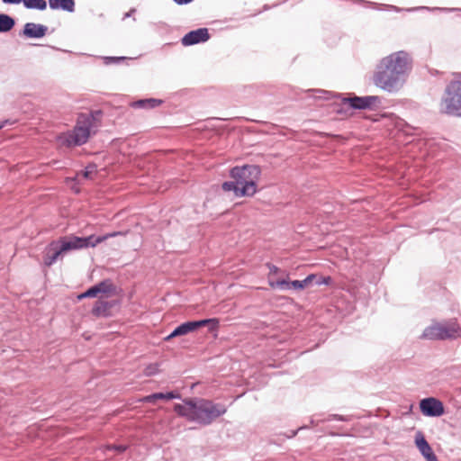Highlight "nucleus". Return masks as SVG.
Listing matches in <instances>:
<instances>
[{"label":"nucleus","instance_id":"obj_1","mask_svg":"<svg viewBox=\"0 0 461 461\" xmlns=\"http://www.w3.org/2000/svg\"><path fill=\"white\" fill-rule=\"evenodd\" d=\"M411 64V59L407 52H393L380 60L373 75V83L384 91L397 92L403 86Z\"/></svg>","mask_w":461,"mask_h":461},{"label":"nucleus","instance_id":"obj_2","mask_svg":"<svg viewBox=\"0 0 461 461\" xmlns=\"http://www.w3.org/2000/svg\"><path fill=\"white\" fill-rule=\"evenodd\" d=\"M126 233L127 232L113 231L99 237H95V235H90L85 238L73 235L61 237L57 240L51 241L46 248L43 258L44 264L50 267L60 257L70 250H77L86 249L88 247L95 248L97 244L102 243L110 238L126 235Z\"/></svg>","mask_w":461,"mask_h":461},{"label":"nucleus","instance_id":"obj_3","mask_svg":"<svg viewBox=\"0 0 461 461\" xmlns=\"http://www.w3.org/2000/svg\"><path fill=\"white\" fill-rule=\"evenodd\" d=\"M174 410L179 416L201 425L211 424L227 411L223 404L203 398L185 399L183 403L176 404Z\"/></svg>","mask_w":461,"mask_h":461},{"label":"nucleus","instance_id":"obj_4","mask_svg":"<svg viewBox=\"0 0 461 461\" xmlns=\"http://www.w3.org/2000/svg\"><path fill=\"white\" fill-rule=\"evenodd\" d=\"M261 169L256 165L234 167L230 170L233 181H226L221 185L224 192H233L237 197L253 196L258 191V181Z\"/></svg>","mask_w":461,"mask_h":461},{"label":"nucleus","instance_id":"obj_5","mask_svg":"<svg viewBox=\"0 0 461 461\" xmlns=\"http://www.w3.org/2000/svg\"><path fill=\"white\" fill-rule=\"evenodd\" d=\"M444 113L461 116V73L455 74L447 84L440 103Z\"/></svg>","mask_w":461,"mask_h":461},{"label":"nucleus","instance_id":"obj_6","mask_svg":"<svg viewBox=\"0 0 461 461\" xmlns=\"http://www.w3.org/2000/svg\"><path fill=\"white\" fill-rule=\"evenodd\" d=\"M93 118L87 114H80L73 131L62 133L58 137L59 146L72 147L86 143L90 136Z\"/></svg>","mask_w":461,"mask_h":461},{"label":"nucleus","instance_id":"obj_7","mask_svg":"<svg viewBox=\"0 0 461 461\" xmlns=\"http://www.w3.org/2000/svg\"><path fill=\"white\" fill-rule=\"evenodd\" d=\"M461 329L456 320L433 322L422 333V338L430 340L454 339L460 337Z\"/></svg>","mask_w":461,"mask_h":461},{"label":"nucleus","instance_id":"obj_8","mask_svg":"<svg viewBox=\"0 0 461 461\" xmlns=\"http://www.w3.org/2000/svg\"><path fill=\"white\" fill-rule=\"evenodd\" d=\"M208 325H210V330H217L219 326L218 319H205L201 321H187L182 323L181 325L176 327L167 337H166L165 340H170L175 337L186 335L190 332L197 330L202 327H205Z\"/></svg>","mask_w":461,"mask_h":461},{"label":"nucleus","instance_id":"obj_9","mask_svg":"<svg viewBox=\"0 0 461 461\" xmlns=\"http://www.w3.org/2000/svg\"><path fill=\"white\" fill-rule=\"evenodd\" d=\"M317 278V275L311 274L309 275L305 279L303 280H294V281H288L287 279H277L276 282L269 281V285L272 288L275 287H281L285 289H294V290H303L310 286L314 279Z\"/></svg>","mask_w":461,"mask_h":461},{"label":"nucleus","instance_id":"obj_10","mask_svg":"<svg viewBox=\"0 0 461 461\" xmlns=\"http://www.w3.org/2000/svg\"><path fill=\"white\" fill-rule=\"evenodd\" d=\"M420 409L423 415L429 417H439L445 412L442 402L434 397L422 399L420 402Z\"/></svg>","mask_w":461,"mask_h":461},{"label":"nucleus","instance_id":"obj_11","mask_svg":"<svg viewBox=\"0 0 461 461\" xmlns=\"http://www.w3.org/2000/svg\"><path fill=\"white\" fill-rule=\"evenodd\" d=\"M114 291V286L110 280H104L97 285L90 287L86 292L77 295L78 300L84 298L99 297L102 298L103 294L109 295Z\"/></svg>","mask_w":461,"mask_h":461},{"label":"nucleus","instance_id":"obj_12","mask_svg":"<svg viewBox=\"0 0 461 461\" xmlns=\"http://www.w3.org/2000/svg\"><path fill=\"white\" fill-rule=\"evenodd\" d=\"M344 104H348L354 109H371L376 106L379 103V97L375 95L369 96H353L343 99Z\"/></svg>","mask_w":461,"mask_h":461},{"label":"nucleus","instance_id":"obj_13","mask_svg":"<svg viewBox=\"0 0 461 461\" xmlns=\"http://www.w3.org/2000/svg\"><path fill=\"white\" fill-rule=\"evenodd\" d=\"M210 35L206 28H200L189 32L182 38V44L184 46H190L200 42H204L209 40Z\"/></svg>","mask_w":461,"mask_h":461},{"label":"nucleus","instance_id":"obj_14","mask_svg":"<svg viewBox=\"0 0 461 461\" xmlns=\"http://www.w3.org/2000/svg\"><path fill=\"white\" fill-rule=\"evenodd\" d=\"M415 445L427 461H438L436 455L421 431L416 433Z\"/></svg>","mask_w":461,"mask_h":461},{"label":"nucleus","instance_id":"obj_15","mask_svg":"<svg viewBox=\"0 0 461 461\" xmlns=\"http://www.w3.org/2000/svg\"><path fill=\"white\" fill-rule=\"evenodd\" d=\"M47 27L41 24L27 23L23 28V34L29 38H41L46 34Z\"/></svg>","mask_w":461,"mask_h":461},{"label":"nucleus","instance_id":"obj_16","mask_svg":"<svg viewBox=\"0 0 461 461\" xmlns=\"http://www.w3.org/2000/svg\"><path fill=\"white\" fill-rule=\"evenodd\" d=\"M112 306L111 303L99 299L95 302L91 312L95 317H107L110 315Z\"/></svg>","mask_w":461,"mask_h":461},{"label":"nucleus","instance_id":"obj_17","mask_svg":"<svg viewBox=\"0 0 461 461\" xmlns=\"http://www.w3.org/2000/svg\"><path fill=\"white\" fill-rule=\"evenodd\" d=\"M49 5L51 9L61 8L65 11H74V0H49Z\"/></svg>","mask_w":461,"mask_h":461},{"label":"nucleus","instance_id":"obj_18","mask_svg":"<svg viewBox=\"0 0 461 461\" xmlns=\"http://www.w3.org/2000/svg\"><path fill=\"white\" fill-rule=\"evenodd\" d=\"M14 26V20L7 14H0V32H6Z\"/></svg>","mask_w":461,"mask_h":461},{"label":"nucleus","instance_id":"obj_19","mask_svg":"<svg viewBox=\"0 0 461 461\" xmlns=\"http://www.w3.org/2000/svg\"><path fill=\"white\" fill-rule=\"evenodd\" d=\"M96 174V167L95 165H89L86 167V169L80 173L76 175V180L81 181L84 179H92L93 176Z\"/></svg>","mask_w":461,"mask_h":461},{"label":"nucleus","instance_id":"obj_20","mask_svg":"<svg viewBox=\"0 0 461 461\" xmlns=\"http://www.w3.org/2000/svg\"><path fill=\"white\" fill-rule=\"evenodd\" d=\"M23 4L28 9L45 10L47 8L45 0H23Z\"/></svg>","mask_w":461,"mask_h":461},{"label":"nucleus","instance_id":"obj_21","mask_svg":"<svg viewBox=\"0 0 461 461\" xmlns=\"http://www.w3.org/2000/svg\"><path fill=\"white\" fill-rule=\"evenodd\" d=\"M160 104L161 101L158 99L140 100L136 103V104L140 107H155L159 105Z\"/></svg>","mask_w":461,"mask_h":461},{"label":"nucleus","instance_id":"obj_22","mask_svg":"<svg viewBox=\"0 0 461 461\" xmlns=\"http://www.w3.org/2000/svg\"><path fill=\"white\" fill-rule=\"evenodd\" d=\"M164 393H156L150 395L144 396L140 400L143 402H154L157 400H163Z\"/></svg>","mask_w":461,"mask_h":461},{"label":"nucleus","instance_id":"obj_23","mask_svg":"<svg viewBox=\"0 0 461 461\" xmlns=\"http://www.w3.org/2000/svg\"><path fill=\"white\" fill-rule=\"evenodd\" d=\"M158 373V364H151L148 366L145 370L144 374L147 376L154 375Z\"/></svg>","mask_w":461,"mask_h":461},{"label":"nucleus","instance_id":"obj_24","mask_svg":"<svg viewBox=\"0 0 461 461\" xmlns=\"http://www.w3.org/2000/svg\"><path fill=\"white\" fill-rule=\"evenodd\" d=\"M315 283L319 285H329L331 283V277L330 276H321L317 275V278L314 279Z\"/></svg>","mask_w":461,"mask_h":461},{"label":"nucleus","instance_id":"obj_25","mask_svg":"<svg viewBox=\"0 0 461 461\" xmlns=\"http://www.w3.org/2000/svg\"><path fill=\"white\" fill-rule=\"evenodd\" d=\"M180 398V395L178 393H176L174 392H168L164 393L163 400H171V399H178Z\"/></svg>","mask_w":461,"mask_h":461},{"label":"nucleus","instance_id":"obj_26","mask_svg":"<svg viewBox=\"0 0 461 461\" xmlns=\"http://www.w3.org/2000/svg\"><path fill=\"white\" fill-rule=\"evenodd\" d=\"M267 267L269 268V276L276 275L279 272V268L274 265L267 264Z\"/></svg>","mask_w":461,"mask_h":461},{"label":"nucleus","instance_id":"obj_27","mask_svg":"<svg viewBox=\"0 0 461 461\" xmlns=\"http://www.w3.org/2000/svg\"><path fill=\"white\" fill-rule=\"evenodd\" d=\"M3 2L8 5H19L23 3V0H3Z\"/></svg>","mask_w":461,"mask_h":461},{"label":"nucleus","instance_id":"obj_28","mask_svg":"<svg viewBox=\"0 0 461 461\" xmlns=\"http://www.w3.org/2000/svg\"><path fill=\"white\" fill-rule=\"evenodd\" d=\"M178 5H184L192 2L193 0H174Z\"/></svg>","mask_w":461,"mask_h":461},{"label":"nucleus","instance_id":"obj_29","mask_svg":"<svg viewBox=\"0 0 461 461\" xmlns=\"http://www.w3.org/2000/svg\"><path fill=\"white\" fill-rule=\"evenodd\" d=\"M113 448H116L118 449L120 452H122L125 450V447H122V446H119V447H112Z\"/></svg>","mask_w":461,"mask_h":461},{"label":"nucleus","instance_id":"obj_30","mask_svg":"<svg viewBox=\"0 0 461 461\" xmlns=\"http://www.w3.org/2000/svg\"><path fill=\"white\" fill-rule=\"evenodd\" d=\"M2 127H3V125L1 124V125H0V129H1Z\"/></svg>","mask_w":461,"mask_h":461}]
</instances>
